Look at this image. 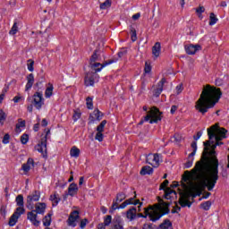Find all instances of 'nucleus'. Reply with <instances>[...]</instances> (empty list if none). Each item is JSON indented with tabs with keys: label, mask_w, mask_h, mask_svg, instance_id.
<instances>
[{
	"label": "nucleus",
	"mask_w": 229,
	"mask_h": 229,
	"mask_svg": "<svg viewBox=\"0 0 229 229\" xmlns=\"http://www.w3.org/2000/svg\"><path fill=\"white\" fill-rule=\"evenodd\" d=\"M217 145L214 141L204 142V151L199 161L189 171H185L182 176V188L184 191L181 193L179 203L181 207L191 208L192 203L189 201L191 196L196 198L199 196L208 187V191H212L219 180V160L216 148Z\"/></svg>",
	"instance_id": "obj_1"
},
{
	"label": "nucleus",
	"mask_w": 229,
	"mask_h": 229,
	"mask_svg": "<svg viewBox=\"0 0 229 229\" xmlns=\"http://www.w3.org/2000/svg\"><path fill=\"white\" fill-rule=\"evenodd\" d=\"M221 96H223L221 89L206 85L195 104L196 110L204 115L210 108L216 106V103L221 99Z\"/></svg>",
	"instance_id": "obj_2"
},
{
	"label": "nucleus",
	"mask_w": 229,
	"mask_h": 229,
	"mask_svg": "<svg viewBox=\"0 0 229 229\" xmlns=\"http://www.w3.org/2000/svg\"><path fill=\"white\" fill-rule=\"evenodd\" d=\"M145 215L142 213L136 214V217H148L150 221H158L164 214H169V203L162 201L154 207L149 206L144 208Z\"/></svg>",
	"instance_id": "obj_3"
},
{
	"label": "nucleus",
	"mask_w": 229,
	"mask_h": 229,
	"mask_svg": "<svg viewBox=\"0 0 229 229\" xmlns=\"http://www.w3.org/2000/svg\"><path fill=\"white\" fill-rule=\"evenodd\" d=\"M226 133H228V131L225 128L219 127L218 123H216L208 129V139L209 140L215 139L216 146H223V142H221V140H223V139H226Z\"/></svg>",
	"instance_id": "obj_4"
},
{
	"label": "nucleus",
	"mask_w": 229,
	"mask_h": 229,
	"mask_svg": "<svg viewBox=\"0 0 229 229\" xmlns=\"http://www.w3.org/2000/svg\"><path fill=\"white\" fill-rule=\"evenodd\" d=\"M145 122H149L150 124H154L158 123V121H162V113L157 107H152L144 117V120L140 122V124H144Z\"/></svg>",
	"instance_id": "obj_5"
},
{
	"label": "nucleus",
	"mask_w": 229,
	"mask_h": 229,
	"mask_svg": "<svg viewBox=\"0 0 229 229\" xmlns=\"http://www.w3.org/2000/svg\"><path fill=\"white\" fill-rule=\"evenodd\" d=\"M145 122H149L150 124H154L158 123V121H162V113L157 107H152L144 117V120L140 122V124H144Z\"/></svg>",
	"instance_id": "obj_6"
},
{
	"label": "nucleus",
	"mask_w": 229,
	"mask_h": 229,
	"mask_svg": "<svg viewBox=\"0 0 229 229\" xmlns=\"http://www.w3.org/2000/svg\"><path fill=\"white\" fill-rule=\"evenodd\" d=\"M115 62H117V58L111 59L109 61L105 62L104 64L98 63V62L97 63H89V67H90V69H92V71H95V74H96V72H101V70L104 67H106V65L115 64Z\"/></svg>",
	"instance_id": "obj_7"
},
{
	"label": "nucleus",
	"mask_w": 229,
	"mask_h": 229,
	"mask_svg": "<svg viewBox=\"0 0 229 229\" xmlns=\"http://www.w3.org/2000/svg\"><path fill=\"white\" fill-rule=\"evenodd\" d=\"M167 185H169V181L165 180L161 185H160V191H165V199H171L172 198H174L176 196V191L172 190L171 188H167Z\"/></svg>",
	"instance_id": "obj_8"
},
{
	"label": "nucleus",
	"mask_w": 229,
	"mask_h": 229,
	"mask_svg": "<svg viewBox=\"0 0 229 229\" xmlns=\"http://www.w3.org/2000/svg\"><path fill=\"white\" fill-rule=\"evenodd\" d=\"M40 199V191H33L27 196V208H33V203Z\"/></svg>",
	"instance_id": "obj_9"
},
{
	"label": "nucleus",
	"mask_w": 229,
	"mask_h": 229,
	"mask_svg": "<svg viewBox=\"0 0 229 229\" xmlns=\"http://www.w3.org/2000/svg\"><path fill=\"white\" fill-rule=\"evenodd\" d=\"M146 162L147 164H149V165H152V167H158L162 159L158 154H148L146 157Z\"/></svg>",
	"instance_id": "obj_10"
},
{
	"label": "nucleus",
	"mask_w": 229,
	"mask_h": 229,
	"mask_svg": "<svg viewBox=\"0 0 229 229\" xmlns=\"http://www.w3.org/2000/svg\"><path fill=\"white\" fill-rule=\"evenodd\" d=\"M98 80H99V75H98V73L88 72L86 74L84 83L86 87H94V84L96 83V81H98Z\"/></svg>",
	"instance_id": "obj_11"
},
{
	"label": "nucleus",
	"mask_w": 229,
	"mask_h": 229,
	"mask_svg": "<svg viewBox=\"0 0 229 229\" xmlns=\"http://www.w3.org/2000/svg\"><path fill=\"white\" fill-rule=\"evenodd\" d=\"M35 149L38 151V153H41L43 157L47 155V135L41 139L40 143L35 146Z\"/></svg>",
	"instance_id": "obj_12"
},
{
	"label": "nucleus",
	"mask_w": 229,
	"mask_h": 229,
	"mask_svg": "<svg viewBox=\"0 0 229 229\" xmlns=\"http://www.w3.org/2000/svg\"><path fill=\"white\" fill-rule=\"evenodd\" d=\"M26 212V209L22 208H16L15 212L12 215V216L9 219V226H15L17 225V222L19 221V217L22 216Z\"/></svg>",
	"instance_id": "obj_13"
},
{
	"label": "nucleus",
	"mask_w": 229,
	"mask_h": 229,
	"mask_svg": "<svg viewBox=\"0 0 229 229\" xmlns=\"http://www.w3.org/2000/svg\"><path fill=\"white\" fill-rule=\"evenodd\" d=\"M33 103L37 110H40L44 105V95L41 92H36L33 95Z\"/></svg>",
	"instance_id": "obj_14"
},
{
	"label": "nucleus",
	"mask_w": 229,
	"mask_h": 229,
	"mask_svg": "<svg viewBox=\"0 0 229 229\" xmlns=\"http://www.w3.org/2000/svg\"><path fill=\"white\" fill-rule=\"evenodd\" d=\"M184 49L187 53V55H196V53H198V51H201V46L199 45H186L184 47Z\"/></svg>",
	"instance_id": "obj_15"
},
{
	"label": "nucleus",
	"mask_w": 229,
	"mask_h": 229,
	"mask_svg": "<svg viewBox=\"0 0 229 229\" xmlns=\"http://www.w3.org/2000/svg\"><path fill=\"white\" fill-rule=\"evenodd\" d=\"M80 217V213L78 211H73L71 213L69 218H68V225L69 226H76V221H78V218Z\"/></svg>",
	"instance_id": "obj_16"
},
{
	"label": "nucleus",
	"mask_w": 229,
	"mask_h": 229,
	"mask_svg": "<svg viewBox=\"0 0 229 229\" xmlns=\"http://www.w3.org/2000/svg\"><path fill=\"white\" fill-rule=\"evenodd\" d=\"M37 217L38 216L35 211H30L27 214V219H29V221H30L34 226H39L40 225V221H38Z\"/></svg>",
	"instance_id": "obj_17"
},
{
	"label": "nucleus",
	"mask_w": 229,
	"mask_h": 229,
	"mask_svg": "<svg viewBox=\"0 0 229 229\" xmlns=\"http://www.w3.org/2000/svg\"><path fill=\"white\" fill-rule=\"evenodd\" d=\"M165 83V78L161 79V81L157 83V88L154 90V96L158 98L162 94L164 90V84Z\"/></svg>",
	"instance_id": "obj_18"
},
{
	"label": "nucleus",
	"mask_w": 229,
	"mask_h": 229,
	"mask_svg": "<svg viewBox=\"0 0 229 229\" xmlns=\"http://www.w3.org/2000/svg\"><path fill=\"white\" fill-rule=\"evenodd\" d=\"M126 217L129 221H133L137 218V208L132 207L126 212Z\"/></svg>",
	"instance_id": "obj_19"
},
{
	"label": "nucleus",
	"mask_w": 229,
	"mask_h": 229,
	"mask_svg": "<svg viewBox=\"0 0 229 229\" xmlns=\"http://www.w3.org/2000/svg\"><path fill=\"white\" fill-rule=\"evenodd\" d=\"M33 83H35V76L33 75V73H30L27 76V84L25 86V90L26 91L30 90V89L33 87Z\"/></svg>",
	"instance_id": "obj_20"
},
{
	"label": "nucleus",
	"mask_w": 229,
	"mask_h": 229,
	"mask_svg": "<svg viewBox=\"0 0 229 229\" xmlns=\"http://www.w3.org/2000/svg\"><path fill=\"white\" fill-rule=\"evenodd\" d=\"M112 229H124V227L123 226V221L121 220V216L114 218Z\"/></svg>",
	"instance_id": "obj_21"
},
{
	"label": "nucleus",
	"mask_w": 229,
	"mask_h": 229,
	"mask_svg": "<svg viewBox=\"0 0 229 229\" xmlns=\"http://www.w3.org/2000/svg\"><path fill=\"white\" fill-rule=\"evenodd\" d=\"M78 194V184L72 182L68 187V195L76 196Z\"/></svg>",
	"instance_id": "obj_22"
},
{
	"label": "nucleus",
	"mask_w": 229,
	"mask_h": 229,
	"mask_svg": "<svg viewBox=\"0 0 229 229\" xmlns=\"http://www.w3.org/2000/svg\"><path fill=\"white\" fill-rule=\"evenodd\" d=\"M46 203H38L36 204V209L32 210V212L36 214H44L46 212Z\"/></svg>",
	"instance_id": "obj_23"
},
{
	"label": "nucleus",
	"mask_w": 229,
	"mask_h": 229,
	"mask_svg": "<svg viewBox=\"0 0 229 229\" xmlns=\"http://www.w3.org/2000/svg\"><path fill=\"white\" fill-rule=\"evenodd\" d=\"M160 42H157L152 47V55L155 56V58H158V56H160Z\"/></svg>",
	"instance_id": "obj_24"
},
{
	"label": "nucleus",
	"mask_w": 229,
	"mask_h": 229,
	"mask_svg": "<svg viewBox=\"0 0 229 229\" xmlns=\"http://www.w3.org/2000/svg\"><path fill=\"white\" fill-rule=\"evenodd\" d=\"M100 119H103V113L99 109H95L91 115V121H99Z\"/></svg>",
	"instance_id": "obj_25"
},
{
	"label": "nucleus",
	"mask_w": 229,
	"mask_h": 229,
	"mask_svg": "<svg viewBox=\"0 0 229 229\" xmlns=\"http://www.w3.org/2000/svg\"><path fill=\"white\" fill-rule=\"evenodd\" d=\"M128 205H140L138 207V212H140V207H142V202L140 199H136L134 198H131L125 200Z\"/></svg>",
	"instance_id": "obj_26"
},
{
	"label": "nucleus",
	"mask_w": 229,
	"mask_h": 229,
	"mask_svg": "<svg viewBox=\"0 0 229 229\" xmlns=\"http://www.w3.org/2000/svg\"><path fill=\"white\" fill-rule=\"evenodd\" d=\"M15 201H16V205H17V208H21L22 210H24V196H22V195H18L17 197H16V199H15Z\"/></svg>",
	"instance_id": "obj_27"
},
{
	"label": "nucleus",
	"mask_w": 229,
	"mask_h": 229,
	"mask_svg": "<svg viewBox=\"0 0 229 229\" xmlns=\"http://www.w3.org/2000/svg\"><path fill=\"white\" fill-rule=\"evenodd\" d=\"M53 90H55V87H53V84L48 83V86L45 90V98H47V99H49V98L53 96Z\"/></svg>",
	"instance_id": "obj_28"
},
{
	"label": "nucleus",
	"mask_w": 229,
	"mask_h": 229,
	"mask_svg": "<svg viewBox=\"0 0 229 229\" xmlns=\"http://www.w3.org/2000/svg\"><path fill=\"white\" fill-rule=\"evenodd\" d=\"M157 229H173V224L171 223V220H165L159 225Z\"/></svg>",
	"instance_id": "obj_29"
},
{
	"label": "nucleus",
	"mask_w": 229,
	"mask_h": 229,
	"mask_svg": "<svg viewBox=\"0 0 229 229\" xmlns=\"http://www.w3.org/2000/svg\"><path fill=\"white\" fill-rule=\"evenodd\" d=\"M153 173V169L151 168V166H143L140 172V174H141V176H146V174H152Z\"/></svg>",
	"instance_id": "obj_30"
},
{
	"label": "nucleus",
	"mask_w": 229,
	"mask_h": 229,
	"mask_svg": "<svg viewBox=\"0 0 229 229\" xmlns=\"http://www.w3.org/2000/svg\"><path fill=\"white\" fill-rule=\"evenodd\" d=\"M99 62V51L98 50H95L93 55H91L89 64H94Z\"/></svg>",
	"instance_id": "obj_31"
},
{
	"label": "nucleus",
	"mask_w": 229,
	"mask_h": 229,
	"mask_svg": "<svg viewBox=\"0 0 229 229\" xmlns=\"http://www.w3.org/2000/svg\"><path fill=\"white\" fill-rule=\"evenodd\" d=\"M70 155L73 158H78V157H80V148L72 147L70 150Z\"/></svg>",
	"instance_id": "obj_32"
},
{
	"label": "nucleus",
	"mask_w": 229,
	"mask_h": 229,
	"mask_svg": "<svg viewBox=\"0 0 229 229\" xmlns=\"http://www.w3.org/2000/svg\"><path fill=\"white\" fill-rule=\"evenodd\" d=\"M112 6V0H106L104 3L100 4V10H107Z\"/></svg>",
	"instance_id": "obj_33"
},
{
	"label": "nucleus",
	"mask_w": 229,
	"mask_h": 229,
	"mask_svg": "<svg viewBox=\"0 0 229 229\" xmlns=\"http://www.w3.org/2000/svg\"><path fill=\"white\" fill-rule=\"evenodd\" d=\"M217 17H216V14L214 13H211L209 15V26H214V24L217 23Z\"/></svg>",
	"instance_id": "obj_34"
},
{
	"label": "nucleus",
	"mask_w": 229,
	"mask_h": 229,
	"mask_svg": "<svg viewBox=\"0 0 229 229\" xmlns=\"http://www.w3.org/2000/svg\"><path fill=\"white\" fill-rule=\"evenodd\" d=\"M191 148L193 151L189 155V158H192L196 155V151H198V143L196 141H193L191 143Z\"/></svg>",
	"instance_id": "obj_35"
},
{
	"label": "nucleus",
	"mask_w": 229,
	"mask_h": 229,
	"mask_svg": "<svg viewBox=\"0 0 229 229\" xmlns=\"http://www.w3.org/2000/svg\"><path fill=\"white\" fill-rule=\"evenodd\" d=\"M25 126H26V121H21V119H19V123L16 124L17 133H21V128H24Z\"/></svg>",
	"instance_id": "obj_36"
},
{
	"label": "nucleus",
	"mask_w": 229,
	"mask_h": 229,
	"mask_svg": "<svg viewBox=\"0 0 229 229\" xmlns=\"http://www.w3.org/2000/svg\"><path fill=\"white\" fill-rule=\"evenodd\" d=\"M50 199L53 203V207H56V205H58V203H60V199L58 198V195H56V194L51 195Z\"/></svg>",
	"instance_id": "obj_37"
},
{
	"label": "nucleus",
	"mask_w": 229,
	"mask_h": 229,
	"mask_svg": "<svg viewBox=\"0 0 229 229\" xmlns=\"http://www.w3.org/2000/svg\"><path fill=\"white\" fill-rule=\"evenodd\" d=\"M105 126H106V120L100 123V124L97 127V131L103 133V131H105Z\"/></svg>",
	"instance_id": "obj_38"
},
{
	"label": "nucleus",
	"mask_w": 229,
	"mask_h": 229,
	"mask_svg": "<svg viewBox=\"0 0 229 229\" xmlns=\"http://www.w3.org/2000/svg\"><path fill=\"white\" fill-rule=\"evenodd\" d=\"M201 208L203 210H210V207H212V202L210 200H208L206 202H203L200 204Z\"/></svg>",
	"instance_id": "obj_39"
},
{
	"label": "nucleus",
	"mask_w": 229,
	"mask_h": 229,
	"mask_svg": "<svg viewBox=\"0 0 229 229\" xmlns=\"http://www.w3.org/2000/svg\"><path fill=\"white\" fill-rule=\"evenodd\" d=\"M86 105H87V108H89V110H92L94 108V104L92 102V98L88 97L86 98Z\"/></svg>",
	"instance_id": "obj_40"
},
{
	"label": "nucleus",
	"mask_w": 229,
	"mask_h": 229,
	"mask_svg": "<svg viewBox=\"0 0 229 229\" xmlns=\"http://www.w3.org/2000/svg\"><path fill=\"white\" fill-rule=\"evenodd\" d=\"M44 226H50L51 225V215H47L43 219Z\"/></svg>",
	"instance_id": "obj_41"
},
{
	"label": "nucleus",
	"mask_w": 229,
	"mask_h": 229,
	"mask_svg": "<svg viewBox=\"0 0 229 229\" xmlns=\"http://www.w3.org/2000/svg\"><path fill=\"white\" fill-rule=\"evenodd\" d=\"M17 31H19V27L17 26V21H15L11 29V30L9 31L10 35H16Z\"/></svg>",
	"instance_id": "obj_42"
},
{
	"label": "nucleus",
	"mask_w": 229,
	"mask_h": 229,
	"mask_svg": "<svg viewBox=\"0 0 229 229\" xmlns=\"http://www.w3.org/2000/svg\"><path fill=\"white\" fill-rule=\"evenodd\" d=\"M193 163L194 157H189V160L184 164V169H190V167H192Z\"/></svg>",
	"instance_id": "obj_43"
},
{
	"label": "nucleus",
	"mask_w": 229,
	"mask_h": 229,
	"mask_svg": "<svg viewBox=\"0 0 229 229\" xmlns=\"http://www.w3.org/2000/svg\"><path fill=\"white\" fill-rule=\"evenodd\" d=\"M124 199H126V194H124L123 192H120L116 195V201L118 203H121V201H124Z\"/></svg>",
	"instance_id": "obj_44"
},
{
	"label": "nucleus",
	"mask_w": 229,
	"mask_h": 229,
	"mask_svg": "<svg viewBox=\"0 0 229 229\" xmlns=\"http://www.w3.org/2000/svg\"><path fill=\"white\" fill-rule=\"evenodd\" d=\"M30 140V136L26 133L22 134L21 137V144H28V141Z\"/></svg>",
	"instance_id": "obj_45"
},
{
	"label": "nucleus",
	"mask_w": 229,
	"mask_h": 229,
	"mask_svg": "<svg viewBox=\"0 0 229 229\" xmlns=\"http://www.w3.org/2000/svg\"><path fill=\"white\" fill-rule=\"evenodd\" d=\"M120 202H118L117 200L113 202L112 208L109 210V214H114V210H117V208H119V207L117 205H119Z\"/></svg>",
	"instance_id": "obj_46"
},
{
	"label": "nucleus",
	"mask_w": 229,
	"mask_h": 229,
	"mask_svg": "<svg viewBox=\"0 0 229 229\" xmlns=\"http://www.w3.org/2000/svg\"><path fill=\"white\" fill-rule=\"evenodd\" d=\"M4 121H6V114L4 113V111H3V109H0V123H1V124H4Z\"/></svg>",
	"instance_id": "obj_47"
},
{
	"label": "nucleus",
	"mask_w": 229,
	"mask_h": 229,
	"mask_svg": "<svg viewBox=\"0 0 229 229\" xmlns=\"http://www.w3.org/2000/svg\"><path fill=\"white\" fill-rule=\"evenodd\" d=\"M111 224H112V216L108 215L104 219V225H105V226H110Z\"/></svg>",
	"instance_id": "obj_48"
},
{
	"label": "nucleus",
	"mask_w": 229,
	"mask_h": 229,
	"mask_svg": "<svg viewBox=\"0 0 229 229\" xmlns=\"http://www.w3.org/2000/svg\"><path fill=\"white\" fill-rule=\"evenodd\" d=\"M35 64V62H33V60L30 59L28 60V71H30V72H33L34 68L33 65Z\"/></svg>",
	"instance_id": "obj_49"
},
{
	"label": "nucleus",
	"mask_w": 229,
	"mask_h": 229,
	"mask_svg": "<svg viewBox=\"0 0 229 229\" xmlns=\"http://www.w3.org/2000/svg\"><path fill=\"white\" fill-rule=\"evenodd\" d=\"M81 117V113L79 111H74V114L72 115L73 121L76 123L80 118Z\"/></svg>",
	"instance_id": "obj_50"
},
{
	"label": "nucleus",
	"mask_w": 229,
	"mask_h": 229,
	"mask_svg": "<svg viewBox=\"0 0 229 229\" xmlns=\"http://www.w3.org/2000/svg\"><path fill=\"white\" fill-rule=\"evenodd\" d=\"M3 144H10V134L6 133L2 140Z\"/></svg>",
	"instance_id": "obj_51"
},
{
	"label": "nucleus",
	"mask_w": 229,
	"mask_h": 229,
	"mask_svg": "<svg viewBox=\"0 0 229 229\" xmlns=\"http://www.w3.org/2000/svg\"><path fill=\"white\" fill-rule=\"evenodd\" d=\"M95 139L98 142H103V132H97Z\"/></svg>",
	"instance_id": "obj_52"
},
{
	"label": "nucleus",
	"mask_w": 229,
	"mask_h": 229,
	"mask_svg": "<svg viewBox=\"0 0 229 229\" xmlns=\"http://www.w3.org/2000/svg\"><path fill=\"white\" fill-rule=\"evenodd\" d=\"M182 91H183V85L182 84L177 85L175 88L176 94H182Z\"/></svg>",
	"instance_id": "obj_53"
},
{
	"label": "nucleus",
	"mask_w": 229,
	"mask_h": 229,
	"mask_svg": "<svg viewBox=\"0 0 229 229\" xmlns=\"http://www.w3.org/2000/svg\"><path fill=\"white\" fill-rule=\"evenodd\" d=\"M144 71H145L146 74H149V72H151V65H149L148 63H146Z\"/></svg>",
	"instance_id": "obj_54"
},
{
	"label": "nucleus",
	"mask_w": 229,
	"mask_h": 229,
	"mask_svg": "<svg viewBox=\"0 0 229 229\" xmlns=\"http://www.w3.org/2000/svg\"><path fill=\"white\" fill-rule=\"evenodd\" d=\"M87 223H89V220L87 218L82 219L80 225L81 228V229L85 228L87 226Z\"/></svg>",
	"instance_id": "obj_55"
},
{
	"label": "nucleus",
	"mask_w": 229,
	"mask_h": 229,
	"mask_svg": "<svg viewBox=\"0 0 229 229\" xmlns=\"http://www.w3.org/2000/svg\"><path fill=\"white\" fill-rule=\"evenodd\" d=\"M30 169H31V167H30V165H28L27 163L22 165V170H23L25 173H28V172L30 171Z\"/></svg>",
	"instance_id": "obj_56"
},
{
	"label": "nucleus",
	"mask_w": 229,
	"mask_h": 229,
	"mask_svg": "<svg viewBox=\"0 0 229 229\" xmlns=\"http://www.w3.org/2000/svg\"><path fill=\"white\" fill-rule=\"evenodd\" d=\"M131 40L132 42H135V40H137V31H135V30H131Z\"/></svg>",
	"instance_id": "obj_57"
},
{
	"label": "nucleus",
	"mask_w": 229,
	"mask_h": 229,
	"mask_svg": "<svg viewBox=\"0 0 229 229\" xmlns=\"http://www.w3.org/2000/svg\"><path fill=\"white\" fill-rule=\"evenodd\" d=\"M143 229H155V225L153 224H145Z\"/></svg>",
	"instance_id": "obj_58"
},
{
	"label": "nucleus",
	"mask_w": 229,
	"mask_h": 229,
	"mask_svg": "<svg viewBox=\"0 0 229 229\" xmlns=\"http://www.w3.org/2000/svg\"><path fill=\"white\" fill-rule=\"evenodd\" d=\"M176 110H178V106H172L171 110H170V113H171L172 114H174L175 112H176Z\"/></svg>",
	"instance_id": "obj_59"
},
{
	"label": "nucleus",
	"mask_w": 229,
	"mask_h": 229,
	"mask_svg": "<svg viewBox=\"0 0 229 229\" xmlns=\"http://www.w3.org/2000/svg\"><path fill=\"white\" fill-rule=\"evenodd\" d=\"M26 164L29 166L33 167V165L35 164V162L33 161V158H29Z\"/></svg>",
	"instance_id": "obj_60"
},
{
	"label": "nucleus",
	"mask_w": 229,
	"mask_h": 229,
	"mask_svg": "<svg viewBox=\"0 0 229 229\" xmlns=\"http://www.w3.org/2000/svg\"><path fill=\"white\" fill-rule=\"evenodd\" d=\"M24 98L22 97L16 96L13 98V101L15 103H19V101H22Z\"/></svg>",
	"instance_id": "obj_61"
},
{
	"label": "nucleus",
	"mask_w": 229,
	"mask_h": 229,
	"mask_svg": "<svg viewBox=\"0 0 229 229\" xmlns=\"http://www.w3.org/2000/svg\"><path fill=\"white\" fill-rule=\"evenodd\" d=\"M203 12H205V7H203V6H200L196 9L197 13H203Z\"/></svg>",
	"instance_id": "obj_62"
},
{
	"label": "nucleus",
	"mask_w": 229,
	"mask_h": 229,
	"mask_svg": "<svg viewBox=\"0 0 229 229\" xmlns=\"http://www.w3.org/2000/svg\"><path fill=\"white\" fill-rule=\"evenodd\" d=\"M201 135H203V132L201 131L197 132V136L193 137L194 140H199V139L201 138Z\"/></svg>",
	"instance_id": "obj_63"
},
{
	"label": "nucleus",
	"mask_w": 229,
	"mask_h": 229,
	"mask_svg": "<svg viewBox=\"0 0 229 229\" xmlns=\"http://www.w3.org/2000/svg\"><path fill=\"white\" fill-rule=\"evenodd\" d=\"M128 202L125 200L124 202H123L120 206L119 208H126V207H128Z\"/></svg>",
	"instance_id": "obj_64"
}]
</instances>
